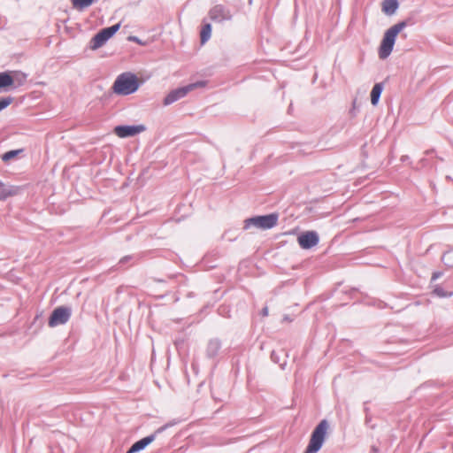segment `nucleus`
<instances>
[{
  "instance_id": "nucleus-1",
  "label": "nucleus",
  "mask_w": 453,
  "mask_h": 453,
  "mask_svg": "<svg viewBox=\"0 0 453 453\" xmlns=\"http://www.w3.org/2000/svg\"><path fill=\"white\" fill-rule=\"evenodd\" d=\"M409 25V20L404 19L395 24L385 32L379 49L380 58L385 59L391 54L397 35Z\"/></svg>"
},
{
  "instance_id": "nucleus-2",
  "label": "nucleus",
  "mask_w": 453,
  "mask_h": 453,
  "mask_svg": "<svg viewBox=\"0 0 453 453\" xmlns=\"http://www.w3.org/2000/svg\"><path fill=\"white\" fill-rule=\"evenodd\" d=\"M139 88V81L135 74L127 72L119 74L115 80L113 92L120 96H128L134 93Z\"/></svg>"
},
{
  "instance_id": "nucleus-3",
  "label": "nucleus",
  "mask_w": 453,
  "mask_h": 453,
  "mask_svg": "<svg viewBox=\"0 0 453 453\" xmlns=\"http://www.w3.org/2000/svg\"><path fill=\"white\" fill-rule=\"evenodd\" d=\"M328 422L326 419L321 420L311 433V439L304 453H317L322 447L326 431L328 429Z\"/></svg>"
},
{
  "instance_id": "nucleus-4",
  "label": "nucleus",
  "mask_w": 453,
  "mask_h": 453,
  "mask_svg": "<svg viewBox=\"0 0 453 453\" xmlns=\"http://www.w3.org/2000/svg\"><path fill=\"white\" fill-rule=\"evenodd\" d=\"M278 219V213L251 217L244 220L243 228L249 229L250 227H255L263 230L271 229L277 225Z\"/></svg>"
},
{
  "instance_id": "nucleus-5",
  "label": "nucleus",
  "mask_w": 453,
  "mask_h": 453,
  "mask_svg": "<svg viewBox=\"0 0 453 453\" xmlns=\"http://www.w3.org/2000/svg\"><path fill=\"white\" fill-rule=\"evenodd\" d=\"M206 85V81H199L194 83H190L184 87H180L170 91L165 97L164 98L163 104L164 105H170L176 101L185 97L189 92L197 88H203Z\"/></svg>"
},
{
  "instance_id": "nucleus-6",
  "label": "nucleus",
  "mask_w": 453,
  "mask_h": 453,
  "mask_svg": "<svg viewBox=\"0 0 453 453\" xmlns=\"http://www.w3.org/2000/svg\"><path fill=\"white\" fill-rule=\"evenodd\" d=\"M120 24L104 27L96 33L89 42V48L93 50L102 47L110 38H111L119 29Z\"/></svg>"
},
{
  "instance_id": "nucleus-7",
  "label": "nucleus",
  "mask_w": 453,
  "mask_h": 453,
  "mask_svg": "<svg viewBox=\"0 0 453 453\" xmlns=\"http://www.w3.org/2000/svg\"><path fill=\"white\" fill-rule=\"evenodd\" d=\"M72 315V309L68 306H58L53 310L49 318V326L55 327L67 323Z\"/></svg>"
},
{
  "instance_id": "nucleus-8",
  "label": "nucleus",
  "mask_w": 453,
  "mask_h": 453,
  "mask_svg": "<svg viewBox=\"0 0 453 453\" xmlns=\"http://www.w3.org/2000/svg\"><path fill=\"white\" fill-rule=\"evenodd\" d=\"M173 424H165L159 428H157L152 434H150L137 441H135L127 451V453H137L142 449H144L149 444H150L155 439L157 434L165 431L167 427L171 426Z\"/></svg>"
},
{
  "instance_id": "nucleus-9",
  "label": "nucleus",
  "mask_w": 453,
  "mask_h": 453,
  "mask_svg": "<svg viewBox=\"0 0 453 453\" xmlns=\"http://www.w3.org/2000/svg\"><path fill=\"white\" fill-rule=\"evenodd\" d=\"M146 130V127L140 125H119L114 127V134L120 138L133 137Z\"/></svg>"
},
{
  "instance_id": "nucleus-10",
  "label": "nucleus",
  "mask_w": 453,
  "mask_h": 453,
  "mask_svg": "<svg viewBox=\"0 0 453 453\" xmlns=\"http://www.w3.org/2000/svg\"><path fill=\"white\" fill-rule=\"evenodd\" d=\"M299 246L303 250H310L319 242V236L316 231H306L297 237Z\"/></svg>"
},
{
  "instance_id": "nucleus-11",
  "label": "nucleus",
  "mask_w": 453,
  "mask_h": 453,
  "mask_svg": "<svg viewBox=\"0 0 453 453\" xmlns=\"http://www.w3.org/2000/svg\"><path fill=\"white\" fill-rule=\"evenodd\" d=\"M209 16L212 21L218 23L232 19L230 10L222 4L213 6L209 12Z\"/></svg>"
},
{
  "instance_id": "nucleus-12",
  "label": "nucleus",
  "mask_w": 453,
  "mask_h": 453,
  "mask_svg": "<svg viewBox=\"0 0 453 453\" xmlns=\"http://www.w3.org/2000/svg\"><path fill=\"white\" fill-rule=\"evenodd\" d=\"M221 341L218 338L211 339L208 342L207 347H206V356L209 358H215L220 349H221Z\"/></svg>"
},
{
  "instance_id": "nucleus-13",
  "label": "nucleus",
  "mask_w": 453,
  "mask_h": 453,
  "mask_svg": "<svg viewBox=\"0 0 453 453\" xmlns=\"http://www.w3.org/2000/svg\"><path fill=\"white\" fill-rule=\"evenodd\" d=\"M287 357L288 354L284 351V349L273 350L271 353V360L275 363L279 364L281 369H284L287 365Z\"/></svg>"
},
{
  "instance_id": "nucleus-14",
  "label": "nucleus",
  "mask_w": 453,
  "mask_h": 453,
  "mask_svg": "<svg viewBox=\"0 0 453 453\" xmlns=\"http://www.w3.org/2000/svg\"><path fill=\"white\" fill-rule=\"evenodd\" d=\"M399 7L397 0H383L382 12L388 15L394 14Z\"/></svg>"
},
{
  "instance_id": "nucleus-15",
  "label": "nucleus",
  "mask_w": 453,
  "mask_h": 453,
  "mask_svg": "<svg viewBox=\"0 0 453 453\" xmlns=\"http://www.w3.org/2000/svg\"><path fill=\"white\" fill-rule=\"evenodd\" d=\"M382 90H383V83L380 82V83H376L372 91H371V103L372 105H377L379 101H380V96H381V93H382Z\"/></svg>"
},
{
  "instance_id": "nucleus-16",
  "label": "nucleus",
  "mask_w": 453,
  "mask_h": 453,
  "mask_svg": "<svg viewBox=\"0 0 453 453\" xmlns=\"http://www.w3.org/2000/svg\"><path fill=\"white\" fill-rule=\"evenodd\" d=\"M14 85V79L9 72L0 73V89Z\"/></svg>"
},
{
  "instance_id": "nucleus-17",
  "label": "nucleus",
  "mask_w": 453,
  "mask_h": 453,
  "mask_svg": "<svg viewBox=\"0 0 453 453\" xmlns=\"http://www.w3.org/2000/svg\"><path fill=\"white\" fill-rule=\"evenodd\" d=\"M211 24H204L202 27L201 33H200V40L201 43H205L211 37Z\"/></svg>"
},
{
  "instance_id": "nucleus-18",
  "label": "nucleus",
  "mask_w": 453,
  "mask_h": 453,
  "mask_svg": "<svg viewBox=\"0 0 453 453\" xmlns=\"http://www.w3.org/2000/svg\"><path fill=\"white\" fill-rule=\"evenodd\" d=\"M96 0H72L73 6L78 10H83L91 4H93Z\"/></svg>"
},
{
  "instance_id": "nucleus-19",
  "label": "nucleus",
  "mask_w": 453,
  "mask_h": 453,
  "mask_svg": "<svg viewBox=\"0 0 453 453\" xmlns=\"http://www.w3.org/2000/svg\"><path fill=\"white\" fill-rule=\"evenodd\" d=\"M12 76L14 79V84H16V86H22L27 78V75L20 71L14 72Z\"/></svg>"
},
{
  "instance_id": "nucleus-20",
  "label": "nucleus",
  "mask_w": 453,
  "mask_h": 453,
  "mask_svg": "<svg viewBox=\"0 0 453 453\" xmlns=\"http://www.w3.org/2000/svg\"><path fill=\"white\" fill-rule=\"evenodd\" d=\"M442 263L448 267H453V250L443 253L441 257Z\"/></svg>"
},
{
  "instance_id": "nucleus-21",
  "label": "nucleus",
  "mask_w": 453,
  "mask_h": 453,
  "mask_svg": "<svg viewBox=\"0 0 453 453\" xmlns=\"http://www.w3.org/2000/svg\"><path fill=\"white\" fill-rule=\"evenodd\" d=\"M434 293L439 297H449L453 294L452 292L445 291L444 288L440 285H436L434 287Z\"/></svg>"
},
{
  "instance_id": "nucleus-22",
  "label": "nucleus",
  "mask_w": 453,
  "mask_h": 453,
  "mask_svg": "<svg viewBox=\"0 0 453 453\" xmlns=\"http://www.w3.org/2000/svg\"><path fill=\"white\" fill-rule=\"evenodd\" d=\"M20 150H9L2 155V160L7 162L14 158Z\"/></svg>"
},
{
  "instance_id": "nucleus-23",
  "label": "nucleus",
  "mask_w": 453,
  "mask_h": 453,
  "mask_svg": "<svg viewBox=\"0 0 453 453\" xmlns=\"http://www.w3.org/2000/svg\"><path fill=\"white\" fill-rule=\"evenodd\" d=\"M13 101L12 96H6L0 98V111L7 108Z\"/></svg>"
},
{
  "instance_id": "nucleus-24",
  "label": "nucleus",
  "mask_w": 453,
  "mask_h": 453,
  "mask_svg": "<svg viewBox=\"0 0 453 453\" xmlns=\"http://www.w3.org/2000/svg\"><path fill=\"white\" fill-rule=\"evenodd\" d=\"M12 195V193L9 189L5 188L4 183L0 181V200H4Z\"/></svg>"
},
{
  "instance_id": "nucleus-25",
  "label": "nucleus",
  "mask_w": 453,
  "mask_h": 453,
  "mask_svg": "<svg viewBox=\"0 0 453 453\" xmlns=\"http://www.w3.org/2000/svg\"><path fill=\"white\" fill-rule=\"evenodd\" d=\"M133 259H134V256H132V255L125 256V257H123L119 260V264L120 265H124V264H126V263H127V262H129V261H131V260H133Z\"/></svg>"
},
{
  "instance_id": "nucleus-26",
  "label": "nucleus",
  "mask_w": 453,
  "mask_h": 453,
  "mask_svg": "<svg viewBox=\"0 0 453 453\" xmlns=\"http://www.w3.org/2000/svg\"><path fill=\"white\" fill-rule=\"evenodd\" d=\"M442 275V273L441 272H434L432 275V279L431 280H436L437 279H439L441 276Z\"/></svg>"
},
{
  "instance_id": "nucleus-27",
  "label": "nucleus",
  "mask_w": 453,
  "mask_h": 453,
  "mask_svg": "<svg viewBox=\"0 0 453 453\" xmlns=\"http://www.w3.org/2000/svg\"><path fill=\"white\" fill-rule=\"evenodd\" d=\"M129 40L132 41V42H137L139 44H142L141 40L138 37H136V36H130Z\"/></svg>"
},
{
  "instance_id": "nucleus-28",
  "label": "nucleus",
  "mask_w": 453,
  "mask_h": 453,
  "mask_svg": "<svg viewBox=\"0 0 453 453\" xmlns=\"http://www.w3.org/2000/svg\"><path fill=\"white\" fill-rule=\"evenodd\" d=\"M261 314L264 317L267 316L268 315V308L267 307L263 308L261 311Z\"/></svg>"
},
{
  "instance_id": "nucleus-29",
  "label": "nucleus",
  "mask_w": 453,
  "mask_h": 453,
  "mask_svg": "<svg viewBox=\"0 0 453 453\" xmlns=\"http://www.w3.org/2000/svg\"><path fill=\"white\" fill-rule=\"evenodd\" d=\"M372 417L370 414L365 415V424L369 425L371 423Z\"/></svg>"
},
{
  "instance_id": "nucleus-30",
  "label": "nucleus",
  "mask_w": 453,
  "mask_h": 453,
  "mask_svg": "<svg viewBox=\"0 0 453 453\" xmlns=\"http://www.w3.org/2000/svg\"><path fill=\"white\" fill-rule=\"evenodd\" d=\"M366 404H367V403L365 402V403H364V405H365V406H364V411L365 412V415L369 414V411H370V409H369V407H367V405H366Z\"/></svg>"
},
{
  "instance_id": "nucleus-31",
  "label": "nucleus",
  "mask_w": 453,
  "mask_h": 453,
  "mask_svg": "<svg viewBox=\"0 0 453 453\" xmlns=\"http://www.w3.org/2000/svg\"><path fill=\"white\" fill-rule=\"evenodd\" d=\"M420 163L422 164V166H426L427 165V159L426 158H421L420 159Z\"/></svg>"
},
{
  "instance_id": "nucleus-32",
  "label": "nucleus",
  "mask_w": 453,
  "mask_h": 453,
  "mask_svg": "<svg viewBox=\"0 0 453 453\" xmlns=\"http://www.w3.org/2000/svg\"><path fill=\"white\" fill-rule=\"evenodd\" d=\"M372 451L373 453H377V452L379 451V449H378L377 447H375V446H372Z\"/></svg>"
},
{
  "instance_id": "nucleus-33",
  "label": "nucleus",
  "mask_w": 453,
  "mask_h": 453,
  "mask_svg": "<svg viewBox=\"0 0 453 453\" xmlns=\"http://www.w3.org/2000/svg\"><path fill=\"white\" fill-rule=\"evenodd\" d=\"M408 159H409V157H408V156H403V157H401V160H402L403 162H405V161H407Z\"/></svg>"
},
{
  "instance_id": "nucleus-34",
  "label": "nucleus",
  "mask_w": 453,
  "mask_h": 453,
  "mask_svg": "<svg viewBox=\"0 0 453 453\" xmlns=\"http://www.w3.org/2000/svg\"><path fill=\"white\" fill-rule=\"evenodd\" d=\"M432 152H433L432 150H426V154H430V153H432Z\"/></svg>"
}]
</instances>
